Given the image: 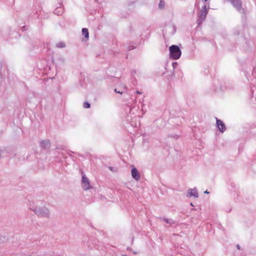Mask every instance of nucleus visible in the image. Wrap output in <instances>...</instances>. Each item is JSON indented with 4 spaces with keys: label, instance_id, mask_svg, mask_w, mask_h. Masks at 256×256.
<instances>
[{
    "label": "nucleus",
    "instance_id": "11",
    "mask_svg": "<svg viewBox=\"0 0 256 256\" xmlns=\"http://www.w3.org/2000/svg\"><path fill=\"white\" fill-rule=\"evenodd\" d=\"M74 155H76V156H72L70 154H68L66 152H64L60 154V156H58V158L59 159V160H62V158H64V159H70V158L73 159L74 158H78L76 156V154H74Z\"/></svg>",
    "mask_w": 256,
    "mask_h": 256
},
{
    "label": "nucleus",
    "instance_id": "6",
    "mask_svg": "<svg viewBox=\"0 0 256 256\" xmlns=\"http://www.w3.org/2000/svg\"><path fill=\"white\" fill-rule=\"evenodd\" d=\"M40 148L44 150H48L51 146L50 141L49 140H42L39 142Z\"/></svg>",
    "mask_w": 256,
    "mask_h": 256
},
{
    "label": "nucleus",
    "instance_id": "31",
    "mask_svg": "<svg viewBox=\"0 0 256 256\" xmlns=\"http://www.w3.org/2000/svg\"><path fill=\"white\" fill-rule=\"evenodd\" d=\"M190 205L192 206H194L192 203H190Z\"/></svg>",
    "mask_w": 256,
    "mask_h": 256
},
{
    "label": "nucleus",
    "instance_id": "23",
    "mask_svg": "<svg viewBox=\"0 0 256 256\" xmlns=\"http://www.w3.org/2000/svg\"><path fill=\"white\" fill-rule=\"evenodd\" d=\"M4 153V151L0 148V158H2V156Z\"/></svg>",
    "mask_w": 256,
    "mask_h": 256
},
{
    "label": "nucleus",
    "instance_id": "20",
    "mask_svg": "<svg viewBox=\"0 0 256 256\" xmlns=\"http://www.w3.org/2000/svg\"><path fill=\"white\" fill-rule=\"evenodd\" d=\"M108 168L112 172H116L117 170H118V168H114V167H112V166H109Z\"/></svg>",
    "mask_w": 256,
    "mask_h": 256
},
{
    "label": "nucleus",
    "instance_id": "16",
    "mask_svg": "<svg viewBox=\"0 0 256 256\" xmlns=\"http://www.w3.org/2000/svg\"><path fill=\"white\" fill-rule=\"evenodd\" d=\"M164 5H165L164 2L162 0H160L159 2V4H158V7L160 8H163L164 7Z\"/></svg>",
    "mask_w": 256,
    "mask_h": 256
},
{
    "label": "nucleus",
    "instance_id": "22",
    "mask_svg": "<svg viewBox=\"0 0 256 256\" xmlns=\"http://www.w3.org/2000/svg\"><path fill=\"white\" fill-rule=\"evenodd\" d=\"M172 66L174 68H175L177 66L178 64H177V62H173L172 64Z\"/></svg>",
    "mask_w": 256,
    "mask_h": 256
},
{
    "label": "nucleus",
    "instance_id": "17",
    "mask_svg": "<svg viewBox=\"0 0 256 256\" xmlns=\"http://www.w3.org/2000/svg\"><path fill=\"white\" fill-rule=\"evenodd\" d=\"M82 158H84L85 159H90L92 158V155L88 153L86 154V156H82Z\"/></svg>",
    "mask_w": 256,
    "mask_h": 256
},
{
    "label": "nucleus",
    "instance_id": "4",
    "mask_svg": "<svg viewBox=\"0 0 256 256\" xmlns=\"http://www.w3.org/2000/svg\"><path fill=\"white\" fill-rule=\"evenodd\" d=\"M170 58L173 60L178 59L181 54L182 52L180 48L176 45H172L169 48Z\"/></svg>",
    "mask_w": 256,
    "mask_h": 256
},
{
    "label": "nucleus",
    "instance_id": "27",
    "mask_svg": "<svg viewBox=\"0 0 256 256\" xmlns=\"http://www.w3.org/2000/svg\"><path fill=\"white\" fill-rule=\"evenodd\" d=\"M22 30H26V29H25V26H22Z\"/></svg>",
    "mask_w": 256,
    "mask_h": 256
},
{
    "label": "nucleus",
    "instance_id": "10",
    "mask_svg": "<svg viewBox=\"0 0 256 256\" xmlns=\"http://www.w3.org/2000/svg\"><path fill=\"white\" fill-rule=\"evenodd\" d=\"M186 196L194 197V198H198V194L197 189L196 188L188 189L187 191Z\"/></svg>",
    "mask_w": 256,
    "mask_h": 256
},
{
    "label": "nucleus",
    "instance_id": "24",
    "mask_svg": "<svg viewBox=\"0 0 256 256\" xmlns=\"http://www.w3.org/2000/svg\"><path fill=\"white\" fill-rule=\"evenodd\" d=\"M135 48H136V47L134 46H129L128 49H129V50H133V49H134Z\"/></svg>",
    "mask_w": 256,
    "mask_h": 256
},
{
    "label": "nucleus",
    "instance_id": "1",
    "mask_svg": "<svg viewBox=\"0 0 256 256\" xmlns=\"http://www.w3.org/2000/svg\"><path fill=\"white\" fill-rule=\"evenodd\" d=\"M114 91L118 94H124V100L128 101V103L124 108L126 112L128 114L126 117V121L130 124V125L135 128L140 126V117L139 114V106L136 104V96H130L123 91L118 90L115 88Z\"/></svg>",
    "mask_w": 256,
    "mask_h": 256
},
{
    "label": "nucleus",
    "instance_id": "5",
    "mask_svg": "<svg viewBox=\"0 0 256 256\" xmlns=\"http://www.w3.org/2000/svg\"><path fill=\"white\" fill-rule=\"evenodd\" d=\"M82 175L81 185L82 188L84 190H88L92 188L89 179L87 178L86 174L80 170Z\"/></svg>",
    "mask_w": 256,
    "mask_h": 256
},
{
    "label": "nucleus",
    "instance_id": "2",
    "mask_svg": "<svg viewBox=\"0 0 256 256\" xmlns=\"http://www.w3.org/2000/svg\"><path fill=\"white\" fill-rule=\"evenodd\" d=\"M41 202L30 201L27 206L30 210L34 212L36 214L40 217L48 218L50 212L49 209L46 206H40Z\"/></svg>",
    "mask_w": 256,
    "mask_h": 256
},
{
    "label": "nucleus",
    "instance_id": "7",
    "mask_svg": "<svg viewBox=\"0 0 256 256\" xmlns=\"http://www.w3.org/2000/svg\"><path fill=\"white\" fill-rule=\"evenodd\" d=\"M230 2L238 12L241 14L244 13V10L242 7V2L240 0H230Z\"/></svg>",
    "mask_w": 256,
    "mask_h": 256
},
{
    "label": "nucleus",
    "instance_id": "8",
    "mask_svg": "<svg viewBox=\"0 0 256 256\" xmlns=\"http://www.w3.org/2000/svg\"><path fill=\"white\" fill-rule=\"evenodd\" d=\"M216 127L219 131L223 133L226 130V126L224 122L216 118Z\"/></svg>",
    "mask_w": 256,
    "mask_h": 256
},
{
    "label": "nucleus",
    "instance_id": "28",
    "mask_svg": "<svg viewBox=\"0 0 256 256\" xmlns=\"http://www.w3.org/2000/svg\"><path fill=\"white\" fill-rule=\"evenodd\" d=\"M136 93L138 94H141L142 93L140 92L139 91H136Z\"/></svg>",
    "mask_w": 256,
    "mask_h": 256
},
{
    "label": "nucleus",
    "instance_id": "29",
    "mask_svg": "<svg viewBox=\"0 0 256 256\" xmlns=\"http://www.w3.org/2000/svg\"><path fill=\"white\" fill-rule=\"evenodd\" d=\"M247 79H248V80H252V79L249 78H247Z\"/></svg>",
    "mask_w": 256,
    "mask_h": 256
},
{
    "label": "nucleus",
    "instance_id": "21",
    "mask_svg": "<svg viewBox=\"0 0 256 256\" xmlns=\"http://www.w3.org/2000/svg\"><path fill=\"white\" fill-rule=\"evenodd\" d=\"M172 29H173V32H172V34H174L176 32V26L174 25H173L172 26Z\"/></svg>",
    "mask_w": 256,
    "mask_h": 256
},
{
    "label": "nucleus",
    "instance_id": "15",
    "mask_svg": "<svg viewBox=\"0 0 256 256\" xmlns=\"http://www.w3.org/2000/svg\"><path fill=\"white\" fill-rule=\"evenodd\" d=\"M56 46L59 48H63L66 46L65 44L62 42H60L56 44Z\"/></svg>",
    "mask_w": 256,
    "mask_h": 256
},
{
    "label": "nucleus",
    "instance_id": "12",
    "mask_svg": "<svg viewBox=\"0 0 256 256\" xmlns=\"http://www.w3.org/2000/svg\"><path fill=\"white\" fill-rule=\"evenodd\" d=\"M82 34L84 36L86 40H88L89 38V32L88 28H83L82 29Z\"/></svg>",
    "mask_w": 256,
    "mask_h": 256
},
{
    "label": "nucleus",
    "instance_id": "19",
    "mask_svg": "<svg viewBox=\"0 0 256 256\" xmlns=\"http://www.w3.org/2000/svg\"><path fill=\"white\" fill-rule=\"evenodd\" d=\"M252 76L256 80V68H254L252 71Z\"/></svg>",
    "mask_w": 256,
    "mask_h": 256
},
{
    "label": "nucleus",
    "instance_id": "18",
    "mask_svg": "<svg viewBox=\"0 0 256 256\" xmlns=\"http://www.w3.org/2000/svg\"><path fill=\"white\" fill-rule=\"evenodd\" d=\"M83 106L84 108H88L90 107V104L88 102H86L84 103Z\"/></svg>",
    "mask_w": 256,
    "mask_h": 256
},
{
    "label": "nucleus",
    "instance_id": "3",
    "mask_svg": "<svg viewBox=\"0 0 256 256\" xmlns=\"http://www.w3.org/2000/svg\"><path fill=\"white\" fill-rule=\"evenodd\" d=\"M204 4L201 9H200L197 12L196 23L198 26H200L206 18L210 9V2L208 0H202Z\"/></svg>",
    "mask_w": 256,
    "mask_h": 256
},
{
    "label": "nucleus",
    "instance_id": "13",
    "mask_svg": "<svg viewBox=\"0 0 256 256\" xmlns=\"http://www.w3.org/2000/svg\"><path fill=\"white\" fill-rule=\"evenodd\" d=\"M63 8H62V7H58L54 10V13L56 15L60 16L63 13Z\"/></svg>",
    "mask_w": 256,
    "mask_h": 256
},
{
    "label": "nucleus",
    "instance_id": "26",
    "mask_svg": "<svg viewBox=\"0 0 256 256\" xmlns=\"http://www.w3.org/2000/svg\"><path fill=\"white\" fill-rule=\"evenodd\" d=\"M204 192L205 194H209V192L208 191V190H206V191H204Z\"/></svg>",
    "mask_w": 256,
    "mask_h": 256
},
{
    "label": "nucleus",
    "instance_id": "9",
    "mask_svg": "<svg viewBox=\"0 0 256 256\" xmlns=\"http://www.w3.org/2000/svg\"><path fill=\"white\" fill-rule=\"evenodd\" d=\"M131 174L132 178L138 181L140 179V174L137 168L134 166H132Z\"/></svg>",
    "mask_w": 256,
    "mask_h": 256
},
{
    "label": "nucleus",
    "instance_id": "14",
    "mask_svg": "<svg viewBox=\"0 0 256 256\" xmlns=\"http://www.w3.org/2000/svg\"><path fill=\"white\" fill-rule=\"evenodd\" d=\"M160 220H162L166 222V224H169L170 225L174 224V222L172 219L166 218H160Z\"/></svg>",
    "mask_w": 256,
    "mask_h": 256
},
{
    "label": "nucleus",
    "instance_id": "30",
    "mask_svg": "<svg viewBox=\"0 0 256 256\" xmlns=\"http://www.w3.org/2000/svg\"><path fill=\"white\" fill-rule=\"evenodd\" d=\"M237 248L238 249H240V246L239 245H238L237 246Z\"/></svg>",
    "mask_w": 256,
    "mask_h": 256
},
{
    "label": "nucleus",
    "instance_id": "25",
    "mask_svg": "<svg viewBox=\"0 0 256 256\" xmlns=\"http://www.w3.org/2000/svg\"><path fill=\"white\" fill-rule=\"evenodd\" d=\"M240 34V33L239 31H238H238H236V34H237V35Z\"/></svg>",
    "mask_w": 256,
    "mask_h": 256
}]
</instances>
